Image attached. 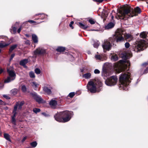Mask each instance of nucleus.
<instances>
[{
    "label": "nucleus",
    "mask_w": 148,
    "mask_h": 148,
    "mask_svg": "<svg viewBox=\"0 0 148 148\" xmlns=\"http://www.w3.org/2000/svg\"><path fill=\"white\" fill-rule=\"evenodd\" d=\"M29 22L31 23H36V22L35 21H34L33 20H29L27 21L26 22V23H27V22Z\"/></svg>",
    "instance_id": "nucleus-45"
},
{
    "label": "nucleus",
    "mask_w": 148,
    "mask_h": 148,
    "mask_svg": "<svg viewBox=\"0 0 148 148\" xmlns=\"http://www.w3.org/2000/svg\"><path fill=\"white\" fill-rule=\"evenodd\" d=\"M101 9V8H99V9Z\"/></svg>",
    "instance_id": "nucleus-63"
},
{
    "label": "nucleus",
    "mask_w": 148,
    "mask_h": 148,
    "mask_svg": "<svg viewBox=\"0 0 148 148\" xmlns=\"http://www.w3.org/2000/svg\"><path fill=\"white\" fill-rule=\"evenodd\" d=\"M24 103L23 101L21 102H17L14 106V109L12 112L13 115L12 117V122L14 125H16V120L15 119L16 115L17 113V108L18 110H21L22 108V106Z\"/></svg>",
    "instance_id": "nucleus-7"
},
{
    "label": "nucleus",
    "mask_w": 148,
    "mask_h": 148,
    "mask_svg": "<svg viewBox=\"0 0 148 148\" xmlns=\"http://www.w3.org/2000/svg\"><path fill=\"white\" fill-rule=\"evenodd\" d=\"M100 16H101V17H102V15H101Z\"/></svg>",
    "instance_id": "nucleus-60"
},
{
    "label": "nucleus",
    "mask_w": 148,
    "mask_h": 148,
    "mask_svg": "<svg viewBox=\"0 0 148 148\" xmlns=\"http://www.w3.org/2000/svg\"><path fill=\"white\" fill-rule=\"evenodd\" d=\"M3 101L1 99H0V105L2 104H3Z\"/></svg>",
    "instance_id": "nucleus-55"
},
{
    "label": "nucleus",
    "mask_w": 148,
    "mask_h": 148,
    "mask_svg": "<svg viewBox=\"0 0 148 148\" xmlns=\"http://www.w3.org/2000/svg\"><path fill=\"white\" fill-rule=\"evenodd\" d=\"M25 36L27 37H29V35L28 34H26Z\"/></svg>",
    "instance_id": "nucleus-58"
},
{
    "label": "nucleus",
    "mask_w": 148,
    "mask_h": 148,
    "mask_svg": "<svg viewBox=\"0 0 148 148\" xmlns=\"http://www.w3.org/2000/svg\"><path fill=\"white\" fill-rule=\"evenodd\" d=\"M9 45V43H5L3 42V43H0V48H3Z\"/></svg>",
    "instance_id": "nucleus-28"
},
{
    "label": "nucleus",
    "mask_w": 148,
    "mask_h": 148,
    "mask_svg": "<svg viewBox=\"0 0 148 148\" xmlns=\"http://www.w3.org/2000/svg\"><path fill=\"white\" fill-rule=\"evenodd\" d=\"M124 31L121 29H117L113 37L110 38V40L112 42L116 41L117 42L123 41L125 39L129 41L132 40V36L130 34L124 33Z\"/></svg>",
    "instance_id": "nucleus-2"
},
{
    "label": "nucleus",
    "mask_w": 148,
    "mask_h": 148,
    "mask_svg": "<svg viewBox=\"0 0 148 148\" xmlns=\"http://www.w3.org/2000/svg\"><path fill=\"white\" fill-rule=\"evenodd\" d=\"M27 137L26 136H25L23 138L22 140V142H24L25 140L27 139Z\"/></svg>",
    "instance_id": "nucleus-51"
},
{
    "label": "nucleus",
    "mask_w": 148,
    "mask_h": 148,
    "mask_svg": "<svg viewBox=\"0 0 148 148\" xmlns=\"http://www.w3.org/2000/svg\"><path fill=\"white\" fill-rule=\"evenodd\" d=\"M113 11H114V10L112 11V12H113Z\"/></svg>",
    "instance_id": "nucleus-62"
},
{
    "label": "nucleus",
    "mask_w": 148,
    "mask_h": 148,
    "mask_svg": "<svg viewBox=\"0 0 148 148\" xmlns=\"http://www.w3.org/2000/svg\"><path fill=\"white\" fill-rule=\"evenodd\" d=\"M49 104L52 108H54L57 104V102L55 100L52 99L49 102Z\"/></svg>",
    "instance_id": "nucleus-14"
},
{
    "label": "nucleus",
    "mask_w": 148,
    "mask_h": 148,
    "mask_svg": "<svg viewBox=\"0 0 148 148\" xmlns=\"http://www.w3.org/2000/svg\"><path fill=\"white\" fill-rule=\"evenodd\" d=\"M4 137L8 141H11V140L10 139V136L9 134L6 133H4Z\"/></svg>",
    "instance_id": "nucleus-23"
},
{
    "label": "nucleus",
    "mask_w": 148,
    "mask_h": 148,
    "mask_svg": "<svg viewBox=\"0 0 148 148\" xmlns=\"http://www.w3.org/2000/svg\"><path fill=\"white\" fill-rule=\"evenodd\" d=\"M45 53V50L41 48H38L36 49L34 52L35 54H41Z\"/></svg>",
    "instance_id": "nucleus-13"
},
{
    "label": "nucleus",
    "mask_w": 148,
    "mask_h": 148,
    "mask_svg": "<svg viewBox=\"0 0 148 148\" xmlns=\"http://www.w3.org/2000/svg\"><path fill=\"white\" fill-rule=\"evenodd\" d=\"M23 92H25L26 91V88L25 85H23L21 88Z\"/></svg>",
    "instance_id": "nucleus-35"
},
{
    "label": "nucleus",
    "mask_w": 148,
    "mask_h": 148,
    "mask_svg": "<svg viewBox=\"0 0 148 148\" xmlns=\"http://www.w3.org/2000/svg\"><path fill=\"white\" fill-rule=\"evenodd\" d=\"M94 73L96 74H98L100 73V71L99 70L97 69H96L94 70Z\"/></svg>",
    "instance_id": "nucleus-41"
},
{
    "label": "nucleus",
    "mask_w": 148,
    "mask_h": 148,
    "mask_svg": "<svg viewBox=\"0 0 148 148\" xmlns=\"http://www.w3.org/2000/svg\"><path fill=\"white\" fill-rule=\"evenodd\" d=\"M12 30L14 33H15L16 32V28L15 27H13Z\"/></svg>",
    "instance_id": "nucleus-44"
},
{
    "label": "nucleus",
    "mask_w": 148,
    "mask_h": 148,
    "mask_svg": "<svg viewBox=\"0 0 148 148\" xmlns=\"http://www.w3.org/2000/svg\"><path fill=\"white\" fill-rule=\"evenodd\" d=\"M3 71V69L1 68H0V73H2Z\"/></svg>",
    "instance_id": "nucleus-54"
},
{
    "label": "nucleus",
    "mask_w": 148,
    "mask_h": 148,
    "mask_svg": "<svg viewBox=\"0 0 148 148\" xmlns=\"http://www.w3.org/2000/svg\"><path fill=\"white\" fill-rule=\"evenodd\" d=\"M73 115L72 112L65 111L58 113L54 116L55 120L60 122H66L69 121Z\"/></svg>",
    "instance_id": "nucleus-4"
},
{
    "label": "nucleus",
    "mask_w": 148,
    "mask_h": 148,
    "mask_svg": "<svg viewBox=\"0 0 148 148\" xmlns=\"http://www.w3.org/2000/svg\"><path fill=\"white\" fill-rule=\"evenodd\" d=\"M107 75V73H105L104 74L105 76L103 77L105 80V84L108 86H112L115 85L118 80L117 77L116 76H112L109 78H106L105 76Z\"/></svg>",
    "instance_id": "nucleus-8"
},
{
    "label": "nucleus",
    "mask_w": 148,
    "mask_h": 148,
    "mask_svg": "<svg viewBox=\"0 0 148 148\" xmlns=\"http://www.w3.org/2000/svg\"><path fill=\"white\" fill-rule=\"evenodd\" d=\"M93 1H95L97 2L100 3L102 2V0H93Z\"/></svg>",
    "instance_id": "nucleus-48"
},
{
    "label": "nucleus",
    "mask_w": 148,
    "mask_h": 148,
    "mask_svg": "<svg viewBox=\"0 0 148 148\" xmlns=\"http://www.w3.org/2000/svg\"><path fill=\"white\" fill-rule=\"evenodd\" d=\"M102 11V18H103V21H104L108 16V11L107 10H103Z\"/></svg>",
    "instance_id": "nucleus-16"
},
{
    "label": "nucleus",
    "mask_w": 148,
    "mask_h": 148,
    "mask_svg": "<svg viewBox=\"0 0 148 148\" xmlns=\"http://www.w3.org/2000/svg\"><path fill=\"white\" fill-rule=\"evenodd\" d=\"M114 18V16L113 15L111 16V18L112 19H113Z\"/></svg>",
    "instance_id": "nucleus-57"
},
{
    "label": "nucleus",
    "mask_w": 148,
    "mask_h": 148,
    "mask_svg": "<svg viewBox=\"0 0 148 148\" xmlns=\"http://www.w3.org/2000/svg\"><path fill=\"white\" fill-rule=\"evenodd\" d=\"M114 25V23L110 22L105 26L104 28L105 29H109L113 28Z\"/></svg>",
    "instance_id": "nucleus-15"
},
{
    "label": "nucleus",
    "mask_w": 148,
    "mask_h": 148,
    "mask_svg": "<svg viewBox=\"0 0 148 148\" xmlns=\"http://www.w3.org/2000/svg\"><path fill=\"white\" fill-rule=\"evenodd\" d=\"M141 10L138 7H137L134 9L130 7L125 8L123 11H120L117 14L118 19H124L136 16L138 13H140Z\"/></svg>",
    "instance_id": "nucleus-1"
},
{
    "label": "nucleus",
    "mask_w": 148,
    "mask_h": 148,
    "mask_svg": "<svg viewBox=\"0 0 148 148\" xmlns=\"http://www.w3.org/2000/svg\"><path fill=\"white\" fill-rule=\"evenodd\" d=\"M101 79L98 78L94 79H90L87 84L88 90L91 93L99 92L101 89Z\"/></svg>",
    "instance_id": "nucleus-3"
},
{
    "label": "nucleus",
    "mask_w": 148,
    "mask_h": 148,
    "mask_svg": "<svg viewBox=\"0 0 148 148\" xmlns=\"http://www.w3.org/2000/svg\"><path fill=\"white\" fill-rule=\"evenodd\" d=\"M130 73H123L119 77L120 83L119 87L120 89L127 90L128 88V85L130 82Z\"/></svg>",
    "instance_id": "nucleus-5"
},
{
    "label": "nucleus",
    "mask_w": 148,
    "mask_h": 148,
    "mask_svg": "<svg viewBox=\"0 0 148 148\" xmlns=\"http://www.w3.org/2000/svg\"><path fill=\"white\" fill-rule=\"evenodd\" d=\"M32 95L37 102L40 103L43 102V100L36 93H33L32 94Z\"/></svg>",
    "instance_id": "nucleus-12"
},
{
    "label": "nucleus",
    "mask_w": 148,
    "mask_h": 148,
    "mask_svg": "<svg viewBox=\"0 0 148 148\" xmlns=\"http://www.w3.org/2000/svg\"><path fill=\"white\" fill-rule=\"evenodd\" d=\"M147 43L145 40H140L137 45L135 46L136 47L134 51L138 52L140 51L143 50L146 48Z\"/></svg>",
    "instance_id": "nucleus-9"
},
{
    "label": "nucleus",
    "mask_w": 148,
    "mask_h": 148,
    "mask_svg": "<svg viewBox=\"0 0 148 148\" xmlns=\"http://www.w3.org/2000/svg\"><path fill=\"white\" fill-rule=\"evenodd\" d=\"M109 65L108 63H105L103 65V68L104 69H107L108 68V66Z\"/></svg>",
    "instance_id": "nucleus-36"
},
{
    "label": "nucleus",
    "mask_w": 148,
    "mask_h": 148,
    "mask_svg": "<svg viewBox=\"0 0 148 148\" xmlns=\"http://www.w3.org/2000/svg\"><path fill=\"white\" fill-rule=\"evenodd\" d=\"M130 65V61L128 60H121L119 62V64L117 65V68L115 70L116 72L119 73L123 71L125 69L128 70L127 66Z\"/></svg>",
    "instance_id": "nucleus-6"
},
{
    "label": "nucleus",
    "mask_w": 148,
    "mask_h": 148,
    "mask_svg": "<svg viewBox=\"0 0 148 148\" xmlns=\"http://www.w3.org/2000/svg\"><path fill=\"white\" fill-rule=\"evenodd\" d=\"M30 145L33 147H35L36 146L37 143L36 141L30 143Z\"/></svg>",
    "instance_id": "nucleus-31"
},
{
    "label": "nucleus",
    "mask_w": 148,
    "mask_h": 148,
    "mask_svg": "<svg viewBox=\"0 0 148 148\" xmlns=\"http://www.w3.org/2000/svg\"><path fill=\"white\" fill-rule=\"evenodd\" d=\"M12 68H10L7 69V72L9 75L7 79L5 80V83H9L14 80L15 78L16 74L12 70Z\"/></svg>",
    "instance_id": "nucleus-10"
},
{
    "label": "nucleus",
    "mask_w": 148,
    "mask_h": 148,
    "mask_svg": "<svg viewBox=\"0 0 148 148\" xmlns=\"http://www.w3.org/2000/svg\"><path fill=\"white\" fill-rule=\"evenodd\" d=\"M75 95L74 92H71L68 95V96L71 97V98L73 97Z\"/></svg>",
    "instance_id": "nucleus-37"
},
{
    "label": "nucleus",
    "mask_w": 148,
    "mask_h": 148,
    "mask_svg": "<svg viewBox=\"0 0 148 148\" xmlns=\"http://www.w3.org/2000/svg\"><path fill=\"white\" fill-rule=\"evenodd\" d=\"M3 84L2 83H0V89L2 88L3 87Z\"/></svg>",
    "instance_id": "nucleus-49"
},
{
    "label": "nucleus",
    "mask_w": 148,
    "mask_h": 148,
    "mask_svg": "<svg viewBox=\"0 0 148 148\" xmlns=\"http://www.w3.org/2000/svg\"><path fill=\"white\" fill-rule=\"evenodd\" d=\"M148 64V63H143V65H147V64Z\"/></svg>",
    "instance_id": "nucleus-56"
},
{
    "label": "nucleus",
    "mask_w": 148,
    "mask_h": 148,
    "mask_svg": "<svg viewBox=\"0 0 148 148\" xmlns=\"http://www.w3.org/2000/svg\"><path fill=\"white\" fill-rule=\"evenodd\" d=\"M113 37V36L110 38L108 40H106L104 41V44L102 45V47L103 49V51L104 52H106V51H109L111 48V43H113L115 41L112 42L110 40V38Z\"/></svg>",
    "instance_id": "nucleus-11"
},
{
    "label": "nucleus",
    "mask_w": 148,
    "mask_h": 148,
    "mask_svg": "<svg viewBox=\"0 0 148 148\" xmlns=\"http://www.w3.org/2000/svg\"><path fill=\"white\" fill-rule=\"evenodd\" d=\"M14 56H15L14 54H13L11 55L10 58V60H11L12 59V58Z\"/></svg>",
    "instance_id": "nucleus-50"
},
{
    "label": "nucleus",
    "mask_w": 148,
    "mask_h": 148,
    "mask_svg": "<svg viewBox=\"0 0 148 148\" xmlns=\"http://www.w3.org/2000/svg\"><path fill=\"white\" fill-rule=\"evenodd\" d=\"M111 60L113 61H116L118 60V58L117 55L116 54L113 55L111 58Z\"/></svg>",
    "instance_id": "nucleus-26"
},
{
    "label": "nucleus",
    "mask_w": 148,
    "mask_h": 148,
    "mask_svg": "<svg viewBox=\"0 0 148 148\" xmlns=\"http://www.w3.org/2000/svg\"><path fill=\"white\" fill-rule=\"evenodd\" d=\"M30 77L31 78H34L35 77L34 73L32 71L30 72L29 73Z\"/></svg>",
    "instance_id": "nucleus-32"
},
{
    "label": "nucleus",
    "mask_w": 148,
    "mask_h": 148,
    "mask_svg": "<svg viewBox=\"0 0 148 148\" xmlns=\"http://www.w3.org/2000/svg\"><path fill=\"white\" fill-rule=\"evenodd\" d=\"M21 29V27L18 29V30H17L18 32V33H19L20 32Z\"/></svg>",
    "instance_id": "nucleus-53"
},
{
    "label": "nucleus",
    "mask_w": 148,
    "mask_h": 148,
    "mask_svg": "<svg viewBox=\"0 0 148 148\" xmlns=\"http://www.w3.org/2000/svg\"><path fill=\"white\" fill-rule=\"evenodd\" d=\"M31 84L33 88L35 90H37V88L39 85L38 84L35 82H32Z\"/></svg>",
    "instance_id": "nucleus-19"
},
{
    "label": "nucleus",
    "mask_w": 148,
    "mask_h": 148,
    "mask_svg": "<svg viewBox=\"0 0 148 148\" xmlns=\"http://www.w3.org/2000/svg\"><path fill=\"white\" fill-rule=\"evenodd\" d=\"M42 114L44 115H45V113H42Z\"/></svg>",
    "instance_id": "nucleus-59"
},
{
    "label": "nucleus",
    "mask_w": 148,
    "mask_h": 148,
    "mask_svg": "<svg viewBox=\"0 0 148 148\" xmlns=\"http://www.w3.org/2000/svg\"><path fill=\"white\" fill-rule=\"evenodd\" d=\"M3 97L7 99H9L10 98V97L7 95H3Z\"/></svg>",
    "instance_id": "nucleus-46"
},
{
    "label": "nucleus",
    "mask_w": 148,
    "mask_h": 148,
    "mask_svg": "<svg viewBox=\"0 0 148 148\" xmlns=\"http://www.w3.org/2000/svg\"><path fill=\"white\" fill-rule=\"evenodd\" d=\"M95 58L97 59L101 60V56L99 55H96L95 56Z\"/></svg>",
    "instance_id": "nucleus-38"
},
{
    "label": "nucleus",
    "mask_w": 148,
    "mask_h": 148,
    "mask_svg": "<svg viewBox=\"0 0 148 148\" xmlns=\"http://www.w3.org/2000/svg\"><path fill=\"white\" fill-rule=\"evenodd\" d=\"M40 109L36 108H34L33 110L34 112L36 113H37L40 112Z\"/></svg>",
    "instance_id": "nucleus-33"
},
{
    "label": "nucleus",
    "mask_w": 148,
    "mask_h": 148,
    "mask_svg": "<svg viewBox=\"0 0 148 148\" xmlns=\"http://www.w3.org/2000/svg\"><path fill=\"white\" fill-rule=\"evenodd\" d=\"M79 26L82 28L84 29H86L88 28V26H87L85 25L84 24L81 23H79Z\"/></svg>",
    "instance_id": "nucleus-30"
},
{
    "label": "nucleus",
    "mask_w": 148,
    "mask_h": 148,
    "mask_svg": "<svg viewBox=\"0 0 148 148\" xmlns=\"http://www.w3.org/2000/svg\"><path fill=\"white\" fill-rule=\"evenodd\" d=\"M1 50L0 49V52H1Z\"/></svg>",
    "instance_id": "nucleus-61"
},
{
    "label": "nucleus",
    "mask_w": 148,
    "mask_h": 148,
    "mask_svg": "<svg viewBox=\"0 0 148 148\" xmlns=\"http://www.w3.org/2000/svg\"><path fill=\"white\" fill-rule=\"evenodd\" d=\"M99 41L97 40H95L94 41V43L93 44V46L95 48H97L99 46Z\"/></svg>",
    "instance_id": "nucleus-25"
},
{
    "label": "nucleus",
    "mask_w": 148,
    "mask_h": 148,
    "mask_svg": "<svg viewBox=\"0 0 148 148\" xmlns=\"http://www.w3.org/2000/svg\"><path fill=\"white\" fill-rule=\"evenodd\" d=\"M74 23V22L73 21H71L70 24H69V26L72 29H73V27L72 26V25Z\"/></svg>",
    "instance_id": "nucleus-43"
},
{
    "label": "nucleus",
    "mask_w": 148,
    "mask_h": 148,
    "mask_svg": "<svg viewBox=\"0 0 148 148\" xmlns=\"http://www.w3.org/2000/svg\"><path fill=\"white\" fill-rule=\"evenodd\" d=\"M32 38L34 42L35 43H37L38 42V38L37 36L35 34H32Z\"/></svg>",
    "instance_id": "nucleus-18"
},
{
    "label": "nucleus",
    "mask_w": 148,
    "mask_h": 148,
    "mask_svg": "<svg viewBox=\"0 0 148 148\" xmlns=\"http://www.w3.org/2000/svg\"><path fill=\"white\" fill-rule=\"evenodd\" d=\"M91 75L90 73H88L83 75L82 77L86 79H88L90 78Z\"/></svg>",
    "instance_id": "nucleus-20"
},
{
    "label": "nucleus",
    "mask_w": 148,
    "mask_h": 148,
    "mask_svg": "<svg viewBox=\"0 0 148 148\" xmlns=\"http://www.w3.org/2000/svg\"><path fill=\"white\" fill-rule=\"evenodd\" d=\"M17 47V45L15 44L11 46L9 50V53H10L12 51L15 49Z\"/></svg>",
    "instance_id": "nucleus-24"
},
{
    "label": "nucleus",
    "mask_w": 148,
    "mask_h": 148,
    "mask_svg": "<svg viewBox=\"0 0 148 148\" xmlns=\"http://www.w3.org/2000/svg\"><path fill=\"white\" fill-rule=\"evenodd\" d=\"M42 15V16H43L44 17H45V15L43 14H37L36 15V16H38V15Z\"/></svg>",
    "instance_id": "nucleus-52"
},
{
    "label": "nucleus",
    "mask_w": 148,
    "mask_h": 148,
    "mask_svg": "<svg viewBox=\"0 0 148 148\" xmlns=\"http://www.w3.org/2000/svg\"><path fill=\"white\" fill-rule=\"evenodd\" d=\"M89 23L91 24H93L95 23V22L94 20L92 19H90L88 21Z\"/></svg>",
    "instance_id": "nucleus-39"
},
{
    "label": "nucleus",
    "mask_w": 148,
    "mask_h": 148,
    "mask_svg": "<svg viewBox=\"0 0 148 148\" xmlns=\"http://www.w3.org/2000/svg\"><path fill=\"white\" fill-rule=\"evenodd\" d=\"M148 72V67L146 68V69L144 71V73H147Z\"/></svg>",
    "instance_id": "nucleus-47"
},
{
    "label": "nucleus",
    "mask_w": 148,
    "mask_h": 148,
    "mask_svg": "<svg viewBox=\"0 0 148 148\" xmlns=\"http://www.w3.org/2000/svg\"><path fill=\"white\" fill-rule=\"evenodd\" d=\"M65 50L64 47H59L57 49V50L58 52H63Z\"/></svg>",
    "instance_id": "nucleus-27"
},
{
    "label": "nucleus",
    "mask_w": 148,
    "mask_h": 148,
    "mask_svg": "<svg viewBox=\"0 0 148 148\" xmlns=\"http://www.w3.org/2000/svg\"><path fill=\"white\" fill-rule=\"evenodd\" d=\"M35 73L37 74H40V69L38 68L36 69L35 70Z\"/></svg>",
    "instance_id": "nucleus-34"
},
{
    "label": "nucleus",
    "mask_w": 148,
    "mask_h": 148,
    "mask_svg": "<svg viewBox=\"0 0 148 148\" xmlns=\"http://www.w3.org/2000/svg\"><path fill=\"white\" fill-rule=\"evenodd\" d=\"M140 37L143 38H145L147 36V34L145 32H143L141 33L140 35Z\"/></svg>",
    "instance_id": "nucleus-29"
},
{
    "label": "nucleus",
    "mask_w": 148,
    "mask_h": 148,
    "mask_svg": "<svg viewBox=\"0 0 148 148\" xmlns=\"http://www.w3.org/2000/svg\"><path fill=\"white\" fill-rule=\"evenodd\" d=\"M43 90L45 92L48 94H50L51 93V90L48 88L47 87H43Z\"/></svg>",
    "instance_id": "nucleus-21"
},
{
    "label": "nucleus",
    "mask_w": 148,
    "mask_h": 148,
    "mask_svg": "<svg viewBox=\"0 0 148 148\" xmlns=\"http://www.w3.org/2000/svg\"><path fill=\"white\" fill-rule=\"evenodd\" d=\"M28 62V60L27 59H24L21 60L20 63V64L26 67V66H25V64L27 63Z\"/></svg>",
    "instance_id": "nucleus-17"
},
{
    "label": "nucleus",
    "mask_w": 148,
    "mask_h": 148,
    "mask_svg": "<svg viewBox=\"0 0 148 148\" xmlns=\"http://www.w3.org/2000/svg\"><path fill=\"white\" fill-rule=\"evenodd\" d=\"M130 44L128 42H126L125 44V46L126 48H128L130 47Z\"/></svg>",
    "instance_id": "nucleus-42"
},
{
    "label": "nucleus",
    "mask_w": 148,
    "mask_h": 148,
    "mask_svg": "<svg viewBox=\"0 0 148 148\" xmlns=\"http://www.w3.org/2000/svg\"><path fill=\"white\" fill-rule=\"evenodd\" d=\"M102 0V1H103V0Z\"/></svg>",
    "instance_id": "nucleus-64"
},
{
    "label": "nucleus",
    "mask_w": 148,
    "mask_h": 148,
    "mask_svg": "<svg viewBox=\"0 0 148 148\" xmlns=\"http://www.w3.org/2000/svg\"><path fill=\"white\" fill-rule=\"evenodd\" d=\"M18 90L16 88H14L12 90L10 91V94L12 95H15L17 94Z\"/></svg>",
    "instance_id": "nucleus-22"
},
{
    "label": "nucleus",
    "mask_w": 148,
    "mask_h": 148,
    "mask_svg": "<svg viewBox=\"0 0 148 148\" xmlns=\"http://www.w3.org/2000/svg\"><path fill=\"white\" fill-rule=\"evenodd\" d=\"M132 56V55L131 53H130L129 56H128V54H126L125 58L126 59L129 58Z\"/></svg>",
    "instance_id": "nucleus-40"
}]
</instances>
